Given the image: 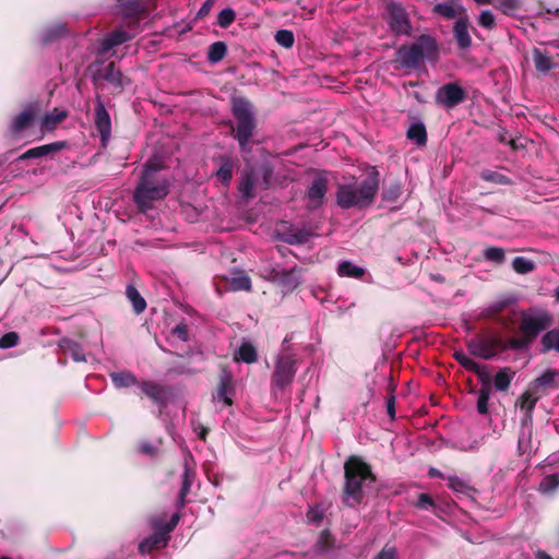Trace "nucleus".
<instances>
[{
    "instance_id": "obj_1",
    "label": "nucleus",
    "mask_w": 559,
    "mask_h": 559,
    "mask_svg": "<svg viewBox=\"0 0 559 559\" xmlns=\"http://www.w3.org/2000/svg\"><path fill=\"white\" fill-rule=\"evenodd\" d=\"M376 481L371 465L360 456L350 455L344 463L342 503L347 508L359 506L365 499V486Z\"/></svg>"
},
{
    "instance_id": "obj_2",
    "label": "nucleus",
    "mask_w": 559,
    "mask_h": 559,
    "mask_svg": "<svg viewBox=\"0 0 559 559\" xmlns=\"http://www.w3.org/2000/svg\"><path fill=\"white\" fill-rule=\"evenodd\" d=\"M440 56L437 39L430 34L419 35L413 43L400 46L394 52L395 70H418L425 60L436 62Z\"/></svg>"
},
{
    "instance_id": "obj_3",
    "label": "nucleus",
    "mask_w": 559,
    "mask_h": 559,
    "mask_svg": "<svg viewBox=\"0 0 559 559\" xmlns=\"http://www.w3.org/2000/svg\"><path fill=\"white\" fill-rule=\"evenodd\" d=\"M231 115L235 121H228L230 135L237 141L240 152L251 153L252 139L258 131V120L252 103L246 97L231 99Z\"/></svg>"
},
{
    "instance_id": "obj_4",
    "label": "nucleus",
    "mask_w": 559,
    "mask_h": 559,
    "mask_svg": "<svg viewBox=\"0 0 559 559\" xmlns=\"http://www.w3.org/2000/svg\"><path fill=\"white\" fill-rule=\"evenodd\" d=\"M160 166L147 162L133 192V202L139 212L146 213L155 201H160L169 193V182L158 176Z\"/></svg>"
},
{
    "instance_id": "obj_5",
    "label": "nucleus",
    "mask_w": 559,
    "mask_h": 559,
    "mask_svg": "<svg viewBox=\"0 0 559 559\" xmlns=\"http://www.w3.org/2000/svg\"><path fill=\"white\" fill-rule=\"evenodd\" d=\"M379 185L380 174L376 168H372L358 185H340L336 191V203L344 210L368 207L378 193Z\"/></svg>"
},
{
    "instance_id": "obj_6",
    "label": "nucleus",
    "mask_w": 559,
    "mask_h": 559,
    "mask_svg": "<svg viewBox=\"0 0 559 559\" xmlns=\"http://www.w3.org/2000/svg\"><path fill=\"white\" fill-rule=\"evenodd\" d=\"M179 520V513H174L168 522H165V515L153 516L150 524L154 533L140 543L139 552L141 555H150L155 550L166 547L170 539L169 534L176 528Z\"/></svg>"
},
{
    "instance_id": "obj_7",
    "label": "nucleus",
    "mask_w": 559,
    "mask_h": 559,
    "mask_svg": "<svg viewBox=\"0 0 559 559\" xmlns=\"http://www.w3.org/2000/svg\"><path fill=\"white\" fill-rule=\"evenodd\" d=\"M552 319L548 312L538 316H523L520 323L521 337L508 340L509 349L522 350L527 348L538 334L551 325Z\"/></svg>"
},
{
    "instance_id": "obj_8",
    "label": "nucleus",
    "mask_w": 559,
    "mask_h": 559,
    "mask_svg": "<svg viewBox=\"0 0 559 559\" xmlns=\"http://www.w3.org/2000/svg\"><path fill=\"white\" fill-rule=\"evenodd\" d=\"M273 173V167L269 163L261 165L258 171L253 168H246L238 186L241 198L246 201L253 199L255 197L254 187L267 190L271 187Z\"/></svg>"
},
{
    "instance_id": "obj_9",
    "label": "nucleus",
    "mask_w": 559,
    "mask_h": 559,
    "mask_svg": "<svg viewBox=\"0 0 559 559\" xmlns=\"http://www.w3.org/2000/svg\"><path fill=\"white\" fill-rule=\"evenodd\" d=\"M297 372L294 355H280L276 359L274 371L271 378L272 389L284 390L293 382Z\"/></svg>"
},
{
    "instance_id": "obj_10",
    "label": "nucleus",
    "mask_w": 559,
    "mask_h": 559,
    "mask_svg": "<svg viewBox=\"0 0 559 559\" xmlns=\"http://www.w3.org/2000/svg\"><path fill=\"white\" fill-rule=\"evenodd\" d=\"M466 346L471 355L483 359H491L498 350L509 349L508 342H503L498 336L473 338Z\"/></svg>"
},
{
    "instance_id": "obj_11",
    "label": "nucleus",
    "mask_w": 559,
    "mask_h": 559,
    "mask_svg": "<svg viewBox=\"0 0 559 559\" xmlns=\"http://www.w3.org/2000/svg\"><path fill=\"white\" fill-rule=\"evenodd\" d=\"M388 24L390 29L397 36H411L413 32L412 23L405 8L397 2H390L386 5Z\"/></svg>"
},
{
    "instance_id": "obj_12",
    "label": "nucleus",
    "mask_w": 559,
    "mask_h": 559,
    "mask_svg": "<svg viewBox=\"0 0 559 559\" xmlns=\"http://www.w3.org/2000/svg\"><path fill=\"white\" fill-rule=\"evenodd\" d=\"M466 98L465 90L457 83H447L436 92L435 100L438 105L452 109L463 103Z\"/></svg>"
},
{
    "instance_id": "obj_13",
    "label": "nucleus",
    "mask_w": 559,
    "mask_h": 559,
    "mask_svg": "<svg viewBox=\"0 0 559 559\" xmlns=\"http://www.w3.org/2000/svg\"><path fill=\"white\" fill-rule=\"evenodd\" d=\"M98 79L107 81L118 93H121L126 85L130 83V80L126 78L118 68H116L115 62L112 61L103 70H98L94 74V81Z\"/></svg>"
},
{
    "instance_id": "obj_14",
    "label": "nucleus",
    "mask_w": 559,
    "mask_h": 559,
    "mask_svg": "<svg viewBox=\"0 0 559 559\" xmlns=\"http://www.w3.org/2000/svg\"><path fill=\"white\" fill-rule=\"evenodd\" d=\"M326 191V177L324 175L316 176L307 191V198L309 200L307 207L310 210L319 209L324 202Z\"/></svg>"
},
{
    "instance_id": "obj_15",
    "label": "nucleus",
    "mask_w": 559,
    "mask_h": 559,
    "mask_svg": "<svg viewBox=\"0 0 559 559\" xmlns=\"http://www.w3.org/2000/svg\"><path fill=\"white\" fill-rule=\"evenodd\" d=\"M94 122L96 130L99 132L102 144L103 146H106L111 135V121L110 116L99 97L97 98L95 106Z\"/></svg>"
},
{
    "instance_id": "obj_16",
    "label": "nucleus",
    "mask_w": 559,
    "mask_h": 559,
    "mask_svg": "<svg viewBox=\"0 0 559 559\" xmlns=\"http://www.w3.org/2000/svg\"><path fill=\"white\" fill-rule=\"evenodd\" d=\"M213 162L217 164L215 177L222 185L228 186L233 179L235 158L228 154H219L213 157Z\"/></svg>"
},
{
    "instance_id": "obj_17",
    "label": "nucleus",
    "mask_w": 559,
    "mask_h": 559,
    "mask_svg": "<svg viewBox=\"0 0 559 559\" xmlns=\"http://www.w3.org/2000/svg\"><path fill=\"white\" fill-rule=\"evenodd\" d=\"M557 388H559V370L556 369H547L531 383V390L542 394H546L548 390Z\"/></svg>"
},
{
    "instance_id": "obj_18",
    "label": "nucleus",
    "mask_w": 559,
    "mask_h": 559,
    "mask_svg": "<svg viewBox=\"0 0 559 559\" xmlns=\"http://www.w3.org/2000/svg\"><path fill=\"white\" fill-rule=\"evenodd\" d=\"M68 146L66 141H57L49 144H44L40 146L32 147L24 152L22 155L17 157L16 160H26L31 158H40L51 154H55Z\"/></svg>"
},
{
    "instance_id": "obj_19",
    "label": "nucleus",
    "mask_w": 559,
    "mask_h": 559,
    "mask_svg": "<svg viewBox=\"0 0 559 559\" xmlns=\"http://www.w3.org/2000/svg\"><path fill=\"white\" fill-rule=\"evenodd\" d=\"M469 21L465 17H460L453 26V38L461 50H467L472 46V37L469 35Z\"/></svg>"
},
{
    "instance_id": "obj_20",
    "label": "nucleus",
    "mask_w": 559,
    "mask_h": 559,
    "mask_svg": "<svg viewBox=\"0 0 559 559\" xmlns=\"http://www.w3.org/2000/svg\"><path fill=\"white\" fill-rule=\"evenodd\" d=\"M298 269L297 266H293L289 270H273L272 276L273 280L278 282L287 290H293L299 285V278L297 277Z\"/></svg>"
},
{
    "instance_id": "obj_21",
    "label": "nucleus",
    "mask_w": 559,
    "mask_h": 559,
    "mask_svg": "<svg viewBox=\"0 0 559 559\" xmlns=\"http://www.w3.org/2000/svg\"><path fill=\"white\" fill-rule=\"evenodd\" d=\"M58 347L63 354L69 355L75 362L86 361V357L81 345L69 337H62L58 341Z\"/></svg>"
},
{
    "instance_id": "obj_22",
    "label": "nucleus",
    "mask_w": 559,
    "mask_h": 559,
    "mask_svg": "<svg viewBox=\"0 0 559 559\" xmlns=\"http://www.w3.org/2000/svg\"><path fill=\"white\" fill-rule=\"evenodd\" d=\"M138 385L141 389V391L153 402L159 404L165 401L166 389L162 384L156 383L152 380H142L139 381Z\"/></svg>"
},
{
    "instance_id": "obj_23",
    "label": "nucleus",
    "mask_w": 559,
    "mask_h": 559,
    "mask_svg": "<svg viewBox=\"0 0 559 559\" xmlns=\"http://www.w3.org/2000/svg\"><path fill=\"white\" fill-rule=\"evenodd\" d=\"M36 117V110L33 106L25 108L22 112L14 117L11 129L13 133H21L31 127Z\"/></svg>"
},
{
    "instance_id": "obj_24",
    "label": "nucleus",
    "mask_w": 559,
    "mask_h": 559,
    "mask_svg": "<svg viewBox=\"0 0 559 559\" xmlns=\"http://www.w3.org/2000/svg\"><path fill=\"white\" fill-rule=\"evenodd\" d=\"M195 478V471L188 465V463L185 464V471L182 474V481L181 487L178 495V503L179 507H183L186 504V497L191 490V486Z\"/></svg>"
},
{
    "instance_id": "obj_25",
    "label": "nucleus",
    "mask_w": 559,
    "mask_h": 559,
    "mask_svg": "<svg viewBox=\"0 0 559 559\" xmlns=\"http://www.w3.org/2000/svg\"><path fill=\"white\" fill-rule=\"evenodd\" d=\"M111 382L116 389L130 388L139 384L136 376L129 371H115L109 374Z\"/></svg>"
},
{
    "instance_id": "obj_26",
    "label": "nucleus",
    "mask_w": 559,
    "mask_h": 559,
    "mask_svg": "<svg viewBox=\"0 0 559 559\" xmlns=\"http://www.w3.org/2000/svg\"><path fill=\"white\" fill-rule=\"evenodd\" d=\"M535 69L542 73H548L555 68L556 63L552 57L547 52L538 48H535L532 52Z\"/></svg>"
},
{
    "instance_id": "obj_27",
    "label": "nucleus",
    "mask_w": 559,
    "mask_h": 559,
    "mask_svg": "<svg viewBox=\"0 0 559 559\" xmlns=\"http://www.w3.org/2000/svg\"><path fill=\"white\" fill-rule=\"evenodd\" d=\"M227 286L234 292H251L252 289L250 277L242 271L233 274V276L227 280Z\"/></svg>"
},
{
    "instance_id": "obj_28",
    "label": "nucleus",
    "mask_w": 559,
    "mask_h": 559,
    "mask_svg": "<svg viewBox=\"0 0 559 559\" xmlns=\"http://www.w3.org/2000/svg\"><path fill=\"white\" fill-rule=\"evenodd\" d=\"M126 296H127L128 300L131 302L133 311L136 314L144 312V310L147 307V304L133 284L127 285Z\"/></svg>"
},
{
    "instance_id": "obj_29",
    "label": "nucleus",
    "mask_w": 559,
    "mask_h": 559,
    "mask_svg": "<svg viewBox=\"0 0 559 559\" xmlns=\"http://www.w3.org/2000/svg\"><path fill=\"white\" fill-rule=\"evenodd\" d=\"M539 397L540 395L534 396L533 392L527 390L521 394L518 402L515 403L516 406H519L522 411L525 412L527 419H530V423L533 419V411Z\"/></svg>"
},
{
    "instance_id": "obj_30",
    "label": "nucleus",
    "mask_w": 559,
    "mask_h": 559,
    "mask_svg": "<svg viewBox=\"0 0 559 559\" xmlns=\"http://www.w3.org/2000/svg\"><path fill=\"white\" fill-rule=\"evenodd\" d=\"M130 35L122 29H116L108 34L102 41V49L108 51L130 39Z\"/></svg>"
},
{
    "instance_id": "obj_31",
    "label": "nucleus",
    "mask_w": 559,
    "mask_h": 559,
    "mask_svg": "<svg viewBox=\"0 0 559 559\" xmlns=\"http://www.w3.org/2000/svg\"><path fill=\"white\" fill-rule=\"evenodd\" d=\"M406 136L408 140L415 142L418 146H424L427 144V130L423 122H414L412 123L407 131Z\"/></svg>"
},
{
    "instance_id": "obj_32",
    "label": "nucleus",
    "mask_w": 559,
    "mask_h": 559,
    "mask_svg": "<svg viewBox=\"0 0 559 559\" xmlns=\"http://www.w3.org/2000/svg\"><path fill=\"white\" fill-rule=\"evenodd\" d=\"M235 361H242L246 364H253L258 360V353L255 347L249 343L243 342L234 355Z\"/></svg>"
},
{
    "instance_id": "obj_33",
    "label": "nucleus",
    "mask_w": 559,
    "mask_h": 559,
    "mask_svg": "<svg viewBox=\"0 0 559 559\" xmlns=\"http://www.w3.org/2000/svg\"><path fill=\"white\" fill-rule=\"evenodd\" d=\"M142 0H117L124 17H138L145 10L141 4Z\"/></svg>"
},
{
    "instance_id": "obj_34",
    "label": "nucleus",
    "mask_w": 559,
    "mask_h": 559,
    "mask_svg": "<svg viewBox=\"0 0 559 559\" xmlns=\"http://www.w3.org/2000/svg\"><path fill=\"white\" fill-rule=\"evenodd\" d=\"M515 372L509 367L500 369L493 377V385L498 391L506 392L510 388Z\"/></svg>"
},
{
    "instance_id": "obj_35",
    "label": "nucleus",
    "mask_w": 559,
    "mask_h": 559,
    "mask_svg": "<svg viewBox=\"0 0 559 559\" xmlns=\"http://www.w3.org/2000/svg\"><path fill=\"white\" fill-rule=\"evenodd\" d=\"M542 345L543 353H547L549 350H556L559 353V328L547 331L542 337Z\"/></svg>"
},
{
    "instance_id": "obj_36",
    "label": "nucleus",
    "mask_w": 559,
    "mask_h": 559,
    "mask_svg": "<svg viewBox=\"0 0 559 559\" xmlns=\"http://www.w3.org/2000/svg\"><path fill=\"white\" fill-rule=\"evenodd\" d=\"M403 186L400 181L393 180L382 189V200L385 202H396L402 195Z\"/></svg>"
},
{
    "instance_id": "obj_37",
    "label": "nucleus",
    "mask_w": 559,
    "mask_h": 559,
    "mask_svg": "<svg viewBox=\"0 0 559 559\" xmlns=\"http://www.w3.org/2000/svg\"><path fill=\"white\" fill-rule=\"evenodd\" d=\"M479 177L484 181L492 182L499 186H510L513 183L511 178H509L508 176L490 169H483L479 174Z\"/></svg>"
},
{
    "instance_id": "obj_38",
    "label": "nucleus",
    "mask_w": 559,
    "mask_h": 559,
    "mask_svg": "<svg viewBox=\"0 0 559 559\" xmlns=\"http://www.w3.org/2000/svg\"><path fill=\"white\" fill-rule=\"evenodd\" d=\"M226 44L224 41H215L212 45H210L206 58L210 63H218L226 57Z\"/></svg>"
},
{
    "instance_id": "obj_39",
    "label": "nucleus",
    "mask_w": 559,
    "mask_h": 559,
    "mask_svg": "<svg viewBox=\"0 0 559 559\" xmlns=\"http://www.w3.org/2000/svg\"><path fill=\"white\" fill-rule=\"evenodd\" d=\"M231 377L223 374L219 377L218 385L216 389V397L223 400L226 405H231L233 401L228 397V393L233 390L230 386Z\"/></svg>"
},
{
    "instance_id": "obj_40",
    "label": "nucleus",
    "mask_w": 559,
    "mask_h": 559,
    "mask_svg": "<svg viewBox=\"0 0 559 559\" xmlns=\"http://www.w3.org/2000/svg\"><path fill=\"white\" fill-rule=\"evenodd\" d=\"M337 274L344 277L361 278L365 275V270L350 261H343L337 267Z\"/></svg>"
},
{
    "instance_id": "obj_41",
    "label": "nucleus",
    "mask_w": 559,
    "mask_h": 559,
    "mask_svg": "<svg viewBox=\"0 0 559 559\" xmlns=\"http://www.w3.org/2000/svg\"><path fill=\"white\" fill-rule=\"evenodd\" d=\"M67 117L66 111H57L55 109L52 112L46 114L41 119V128L44 130H53L60 122H62Z\"/></svg>"
},
{
    "instance_id": "obj_42",
    "label": "nucleus",
    "mask_w": 559,
    "mask_h": 559,
    "mask_svg": "<svg viewBox=\"0 0 559 559\" xmlns=\"http://www.w3.org/2000/svg\"><path fill=\"white\" fill-rule=\"evenodd\" d=\"M511 304L510 299H500L492 302L489 307L483 310L481 316L486 319H495Z\"/></svg>"
},
{
    "instance_id": "obj_43",
    "label": "nucleus",
    "mask_w": 559,
    "mask_h": 559,
    "mask_svg": "<svg viewBox=\"0 0 559 559\" xmlns=\"http://www.w3.org/2000/svg\"><path fill=\"white\" fill-rule=\"evenodd\" d=\"M484 258L487 261L502 264L506 260V252L500 247H487L483 252Z\"/></svg>"
},
{
    "instance_id": "obj_44",
    "label": "nucleus",
    "mask_w": 559,
    "mask_h": 559,
    "mask_svg": "<svg viewBox=\"0 0 559 559\" xmlns=\"http://www.w3.org/2000/svg\"><path fill=\"white\" fill-rule=\"evenodd\" d=\"M310 238V234L305 230L289 231L284 235V241L288 245H302Z\"/></svg>"
},
{
    "instance_id": "obj_45",
    "label": "nucleus",
    "mask_w": 559,
    "mask_h": 559,
    "mask_svg": "<svg viewBox=\"0 0 559 559\" xmlns=\"http://www.w3.org/2000/svg\"><path fill=\"white\" fill-rule=\"evenodd\" d=\"M559 487V475L551 474L542 479L539 483V491L543 493H551Z\"/></svg>"
},
{
    "instance_id": "obj_46",
    "label": "nucleus",
    "mask_w": 559,
    "mask_h": 559,
    "mask_svg": "<svg viewBox=\"0 0 559 559\" xmlns=\"http://www.w3.org/2000/svg\"><path fill=\"white\" fill-rule=\"evenodd\" d=\"M512 267L519 274H527L534 270V263L524 257H515L512 261Z\"/></svg>"
},
{
    "instance_id": "obj_47",
    "label": "nucleus",
    "mask_w": 559,
    "mask_h": 559,
    "mask_svg": "<svg viewBox=\"0 0 559 559\" xmlns=\"http://www.w3.org/2000/svg\"><path fill=\"white\" fill-rule=\"evenodd\" d=\"M275 41L284 47V48H292L295 43V36L294 33L289 29H280L275 33Z\"/></svg>"
},
{
    "instance_id": "obj_48",
    "label": "nucleus",
    "mask_w": 559,
    "mask_h": 559,
    "mask_svg": "<svg viewBox=\"0 0 559 559\" xmlns=\"http://www.w3.org/2000/svg\"><path fill=\"white\" fill-rule=\"evenodd\" d=\"M236 20V12L231 8L223 9L217 16V24L222 28L229 27Z\"/></svg>"
},
{
    "instance_id": "obj_49",
    "label": "nucleus",
    "mask_w": 559,
    "mask_h": 559,
    "mask_svg": "<svg viewBox=\"0 0 559 559\" xmlns=\"http://www.w3.org/2000/svg\"><path fill=\"white\" fill-rule=\"evenodd\" d=\"M497 8L506 15H512L521 8V0H496Z\"/></svg>"
},
{
    "instance_id": "obj_50",
    "label": "nucleus",
    "mask_w": 559,
    "mask_h": 559,
    "mask_svg": "<svg viewBox=\"0 0 559 559\" xmlns=\"http://www.w3.org/2000/svg\"><path fill=\"white\" fill-rule=\"evenodd\" d=\"M491 389L480 388L478 391L477 412L481 415L488 414V401Z\"/></svg>"
},
{
    "instance_id": "obj_51",
    "label": "nucleus",
    "mask_w": 559,
    "mask_h": 559,
    "mask_svg": "<svg viewBox=\"0 0 559 559\" xmlns=\"http://www.w3.org/2000/svg\"><path fill=\"white\" fill-rule=\"evenodd\" d=\"M453 357L467 371H478V364L467 357L463 352H455Z\"/></svg>"
},
{
    "instance_id": "obj_52",
    "label": "nucleus",
    "mask_w": 559,
    "mask_h": 559,
    "mask_svg": "<svg viewBox=\"0 0 559 559\" xmlns=\"http://www.w3.org/2000/svg\"><path fill=\"white\" fill-rule=\"evenodd\" d=\"M432 11L447 19H453L456 15L454 7L450 3H437Z\"/></svg>"
},
{
    "instance_id": "obj_53",
    "label": "nucleus",
    "mask_w": 559,
    "mask_h": 559,
    "mask_svg": "<svg viewBox=\"0 0 559 559\" xmlns=\"http://www.w3.org/2000/svg\"><path fill=\"white\" fill-rule=\"evenodd\" d=\"M532 451V440H531V432L528 436H525V433H521L518 440V454L520 456L524 454H531Z\"/></svg>"
},
{
    "instance_id": "obj_54",
    "label": "nucleus",
    "mask_w": 559,
    "mask_h": 559,
    "mask_svg": "<svg viewBox=\"0 0 559 559\" xmlns=\"http://www.w3.org/2000/svg\"><path fill=\"white\" fill-rule=\"evenodd\" d=\"M66 33H67L66 25H63V24L55 25L45 32L44 40H45V43L52 41L53 39L64 35Z\"/></svg>"
},
{
    "instance_id": "obj_55",
    "label": "nucleus",
    "mask_w": 559,
    "mask_h": 559,
    "mask_svg": "<svg viewBox=\"0 0 559 559\" xmlns=\"http://www.w3.org/2000/svg\"><path fill=\"white\" fill-rule=\"evenodd\" d=\"M136 451L153 459L157 457L159 454L158 448L153 445L150 441H141L136 447Z\"/></svg>"
},
{
    "instance_id": "obj_56",
    "label": "nucleus",
    "mask_w": 559,
    "mask_h": 559,
    "mask_svg": "<svg viewBox=\"0 0 559 559\" xmlns=\"http://www.w3.org/2000/svg\"><path fill=\"white\" fill-rule=\"evenodd\" d=\"M20 336L16 332H8L0 338V348L7 349L17 345Z\"/></svg>"
},
{
    "instance_id": "obj_57",
    "label": "nucleus",
    "mask_w": 559,
    "mask_h": 559,
    "mask_svg": "<svg viewBox=\"0 0 559 559\" xmlns=\"http://www.w3.org/2000/svg\"><path fill=\"white\" fill-rule=\"evenodd\" d=\"M478 23L481 27L492 29L496 25V19L491 11H483L478 17Z\"/></svg>"
},
{
    "instance_id": "obj_58",
    "label": "nucleus",
    "mask_w": 559,
    "mask_h": 559,
    "mask_svg": "<svg viewBox=\"0 0 559 559\" xmlns=\"http://www.w3.org/2000/svg\"><path fill=\"white\" fill-rule=\"evenodd\" d=\"M415 506H416V508L421 509V510H430L436 507V503L429 493L424 492V493H419Z\"/></svg>"
},
{
    "instance_id": "obj_59",
    "label": "nucleus",
    "mask_w": 559,
    "mask_h": 559,
    "mask_svg": "<svg viewBox=\"0 0 559 559\" xmlns=\"http://www.w3.org/2000/svg\"><path fill=\"white\" fill-rule=\"evenodd\" d=\"M324 518V512L318 506L310 507L307 512V519L310 523L319 525Z\"/></svg>"
},
{
    "instance_id": "obj_60",
    "label": "nucleus",
    "mask_w": 559,
    "mask_h": 559,
    "mask_svg": "<svg viewBox=\"0 0 559 559\" xmlns=\"http://www.w3.org/2000/svg\"><path fill=\"white\" fill-rule=\"evenodd\" d=\"M448 486L456 492L466 493L469 490V486L456 476L449 477Z\"/></svg>"
},
{
    "instance_id": "obj_61",
    "label": "nucleus",
    "mask_w": 559,
    "mask_h": 559,
    "mask_svg": "<svg viewBox=\"0 0 559 559\" xmlns=\"http://www.w3.org/2000/svg\"><path fill=\"white\" fill-rule=\"evenodd\" d=\"M171 333L174 335H176L179 340L183 341V342H188L189 341V332H188V326L186 323L181 322L179 324H177L173 330H171Z\"/></svg>"
},
{
    "instance_id": "obj_62",
    "label": "nucleus",
    "mask_w": 559,
    "mask_h": 559,
    "mask_svg": "<svg viewBox=\"0 0 559 559\" xmlns=\"http://www.w3.org/2000/svg\"><path fill=\"white\" fill-rule=\"evenodd\" d=\"M215 3L216 0H205L201 5L200 10L198 11L195 19L203 20L204 17H206L210 14L213 7L215 5Z\"/></svg>"
},
{
    "instance_id": "obj_63",
    "label": "nucleus",
    "mask_w": 559,
    "mask_h": 559,
    "mask_svg": "<svg viewBox=\"0 0 559 559\" xmlns=\"http://www.w3.org/2000/svg\"><path fill=\"white\" fill-rule=\"evenodd\" d=\"M474 373H476L481 382V388H487V389H491L490 386V376L489 373L487 372V370L485 369V367H481L480 365H478V371H473Z\"/></svg>"
},
{
    "instance_id": "obj_64",
    "label": "nucleus",
    "mask_w": 559,
    "mask_h": 559,
    "mask_svg": "<svg viewBox=\"0 0 559 559\" xmlns=\"http://www.w3.org/2000/svg\"><path fill=\"white\" fill-rule=\"evenodd\" d=\"M319 544L323 547V548H329L331 546H333L334 544V538H333V535L331 534L330 531L328 530H324L321 532L320 534V539H319Z\"/></svg>"
}]
</instances>
